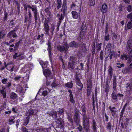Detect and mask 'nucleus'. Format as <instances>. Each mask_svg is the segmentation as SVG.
Listing matches in <instances>:
<instances>
[{
	"label": "nucleus",
	"mask_w": 132,
	"mask_h": 132,
	"mask_svg": "<svg viewBox=\"0 0 132 132\" xmlns=\"http://www.w3.org/2000/svg\"><path fill=\"white\" fill-rule=\"evenodd\" d=\"M113 86H116L117 85L116 79V77H114L113 79Z\"/></svg>",
	"instance_id": "obj_61"
},
{
	"label": "nucleus",
	"mask_w": 132,
	"mask_h": 132,
	"mask_svg": "<svg viewBox=\"0 0 132 132\" xmlns=\"http://www.w3.org/2000/svg\"><path fill=\"white\" fill-rule=\"evenodd\" d=\"M57 9L60 8L62 6V2L61 0H58L57 1Z\"/></svg>",
	"instance_id": "obj_48"
},
{
	"label": "nucleus",
	"mask_w": 132,
	"mask_h": 132,
	"mask_svg": "<svg viewBox=\"0 0 132 132\" xmlns=\"http://www.w3.org/2000/svg\"><path fill=\"white\" fill-rule=\"evenodd\" d=\"M75 79L76 80L75 81L76 83L81 82L80 79L78 76H77L75 78Z\"/></svg>",
	"instance_id": "obj_59"
},
{
	"label": "nucleus",
	"mask_w": 132,
	"mask_h": 132,
	"mask_svg": "<svg viewBox=\"0 0 132 132\" xmlns=\"http://www.w3.org/2000/svg\"><path fill=\"white\" fill-rule=\"evenodd\" d=\"M76 83L77 85V88L78 91L80 92H82L83 87V85L82 83L81 82H80Z\"/></svg>",
	"instance_id": "obj_16"
},
{
	"label": "nucleus",
	"mask_w": 132,
	"mask_h": 132,
	"mask_svg": "<svg viewBox=\"0 0 132 132\" xmlns=\"http://www.w3.org/2000/svg\"><path fill=\"white\" fill-rule=\"evenodd\" d=\"M109 108L110 110L112 116L114 118H116L117 117L116 114L117 111L115 110L116 109V108L115 107H112L111 106L109 107Z\"/></svg>",
	"instance_id": "obj_7"
},
{
	"label": "nucleus",
	"mask_w": 132,
	"mask_h": 132,
	"mask_svg": "<svg viewBox=\"0 0 132 132\" xmlns=\"http://www.w3.org/2000/svg\"><path fill=\"white\" fill-rule=\"evenodd\" d=\"M104 54V52L103 50H101L100 54V59L101 61H103V57Z\"/></svg>",
	"instance_id": "obj_37"
},
{
	"label": "nucleus",
	"mask_w": 132,
	"mask_h": 132,
	"mask_svg": "<svg viewBox=\"0 0 132 132\" xmlns=\"http://www.w3.org/2000/svg\"><path fill=\"white\" fill-rule=\"evenodd\" d=\"M14 31H15L11 30L7 34V37L9 38L12 35V34L14 32Z\"/></svg>",
	"instance_id": "obj_55"
},
{
	"label": "nucleus",
	"mask_w": 132,
	"mask_h": 132,
	"mask_svg": "<svg viewBox=\"0 0 132 132\" xmlns=\"http://www.w3.org/2000/svg\"><path fill=\"white\" fill-rule=\"evenodd\" d=\"M55 25H53V24H52L51 25V34L53 35V32L54 31V30L55 29Z\"/></svg>",
	"instance_id": "obj_50"
},
{
	"label": "nucleus",
	"mask_w": 132,
	"mask_h": 132,
	"mask_svg": "<svg viewBox=\"0 0 132 132\" xmlns=\"http://www.w3.org/2000/svg\"><path fill=\"white\" fill-rule=\"evenodd\" d=\"M17 96L16 94L14 92H12L10 94V98L11 99H15Z\"/></svg>",
	"instance_id": "obj_30"
},
{
	"label": "nucleus",
	"mask_w": 132,
	"mask_h": 132,
	"mask_svg": "<svg viewBox=\"0 0 132 132\" xmlns=\"http://www.w3.org/2000/svg\"><path fill=\"white\" fill-rule=\"evenodd\" d=\"M80 115H74L73 119L75 122L76 125H78L80 122Z\"/></svg>",
	"instance_id": "obj_15"
},
{
	"label": "nucleus",
	"mask_w": 132,
	"mask_h": 132,
	"mask_svg": "<svg viewBox=\"0 0 132 132\" xmlns=\"http://www.w3.org/2000/svg\"><path fill=\"white\" fill-rule=\"evenodd\" d=\"M58 85L55 82L53 81L51 84L52 87L55 88Z\"/></svg>",
	"instance_id": "obj_56"
},
{
	"label": "nucleus",
	"mask_w": 132,
	"mask_h": 132,
	"mask_svg": "<svg viewBox=\"0 0 132 132\" xmlns=\"http://www.w3.org/2000/svg\"><path fill=\"white\" fill-rule=\"evenodd\" d=\"M113 69L111 66H109L108 69V72L109 73L110 77H111L112 75Z\"/></svg>",
	"instance_id": "obj_35"
},
{
	"label": "nucleus",
	"mask_w": 132,
	"mask_h": 132,
	"mask_svg": "<svg viewBox=\"0 0 132 132\" xmlns=\"http://www.w3.org/2000/svg\"><path fill=\"white\" fill-rule=\"evenodd\" d=\"M111 96L113 100H116L117 99V95L116 94L114 90L113 91L112 93L111 94Z\"/></svg>",
	"instance_id": "obj_34"
},
{
	"label": "nucleus",
	"mask_w": 132,
	"mask_h": 132,
	"mask_svg": "<svg viewBox=\"0 0 132 132\" xmlns=\"http://www.w3.org/2000/svg\"><path fill=\"white\" fill-rule=\"evenodd\" d=\"M75 63H71L70 62H68V66L72 70H73L74 68Z\"/></svg>",
	"instance_id": "obj_41"
},
{
	"label": "nucleus",
	"mask_w": 132,
	"mask_h": 132,
	"mask_svg": "<svg viewBox=\"0 0 132 132\" xmlns=\"http://www.w3.org/2000/svg\"><path fill=\"white\" fill-rule=\"evenodd\" d=\"M30 116H27L23 120V125L24 126H26L29 123L30 120Z\"/></svg>",
	"instance_id": "obj_22"
},
{
	"label": "nucleus",
	"mask_w": 132,
	"mask_h": 132,
	"mask_svg": "<svg viewBox=\"0 0 132 132\" xmlns=\"http://www.w3.org/2000/svg\"><path fill=\"white\" fill-rule=\"evenodd\" d=\"M127 46L128 52L130 53L132 51V40L131 39H129L128 40Z\"/></svg>",
	"instance_id": "obj_10"
},
{
	"label": "nucleus",
	"mask_w": 132,
	"mask_h": 132,
	"mask_svg": "<svg viewBox=\"0 0 132 132\" xmlns=\"http://www.w3.org/2000/svg\"><path fill=\"white\" fill-rule=\"evenodd\" d=\"M18 59L19 60H20L24 58V55L22 54H18Z\"/></svg>",
	"instance_id": "obj_52"
},
{
	"label": "nucleus",
	"mask_w": 132,
	"mask_h": 132,
	"mask_svg": "<svg viewBox=\"0 0 132 132\" xmlns=\"http://www.w3.org/2000/svg\"><path fill=\"white\" fill-rule=\"evenodd\" d=\"M109 85L108 84H107L106 85L105 92H107V93L108 92H109Z\"/></svg>",
	"instance_id": "obj_63"
},
{
	"label": "nucleus",
	"mask_w": 132,
	"mask_h": 132,
	"mask_svg": "<svg viewBox=\"0 0 132 132\" xmlns=\"http://www.w3.org/2000/svg\"><path fill=\"white\" fill-rule=\"evenodd\" d=\"M48 61H46L45 62H44L43 61H42L40 63V64L42 65V67L43 68H46L48 65Z\"/></svg>",
	"instance_id": "obj_24"
},
{
	"label": "nucleus",
	"mask_w": 132,
	"mask_h": 132,
	"mask_svg": "<svg viewBox=\"0 0 132 132\" xmlns=\"http://www.w3.org/2000/svg\"><path fill=\"white\" fill-rule=\"evenodd\" d=\"M65 15H64L63 13H61L60 15L59 14H57V16H59L58 18L59 20L61 21L63 20L64 18V16Z\"/></svg>",
	"instance_id": "obj_38"
},
{
	"label": "nucleus",
	"mask_w": 132,
	"mask_h": 132,
	"mask_svg": "<svg viewBox=\"0 0 132 132\" xmlns=\"http://www.w3.org/2000/svg\"><path fill=\"white\" fill-rule=\"evenodd\" d=\"M65 86L69 88H72L73 86V85L72 81L66 83L65 84Z\"/></svg>",
	"instance_id": "obj_29"
},
{
	"label": "nucleus",
	"mask_w": 132,
	"mask_h": 132,
	"mask_svg": "<svg viewBox=\"0 0 132 132\" xmlns=\"http://www.w3.org/2000/svg\"><path fill=\"white\" fill-rule=\"evenodd\" d=\"M86 95L87 96H89L91 94L92 91V87H87Z\"/></svg>",
	"instance_id": "obj_25"
},
{
	"label": "nucleus",
	"mask_w": 132,
	"mask_h": 132,
	"mask_svg": "<svg viewBox=\"0 0 132 132\" xmlns=\"http://www.w3.org/2000/svg\"><path fill=\"white\" fill-rule=\"evenodd\" d=\"M64 45L65 46V52H66L67 51L70 46L67 43H65Z\"/></svg>",
	"instance_id": "obj_58"
},
{
	"label": "nucleus",
	"mask_w": 132,
	"mask_h": 132,
	"mask_svg": "<svg viewBox=\"0 0 132 132\" xmlns=\"http://www.w3.org/2000/svg\"><path fill=\"white\" fill-rule=\"evenodd\" d=\"M23 6L24 8V10L25 12L27 11V8H29L31 9L33 12L34 18L35 20V24L36 25H37V20H40V18L39 16V14L38 12V9L37 7L32 6V7L30 5H27L25 4H23Z\"/></svg>",
	"instance_id": "obj_1"
},
{
	"label": "nucleus",
	"mask_w": 132,
	"mask_h": 132,
	"mask_svg": "<svg viewBox=\"0 0 132 132\" xmlns=\"http://www.w3.org/2000/svg\"><path fill=\"white\" fill-rule=\"evenodd\" d=\"M131 28H132V22L130 21L128 22L127 25V27H126V26H125V30L127 31L128 29H130Z\"/></svg>",
	"instance_id": "obj_18"
},
{
	"label": "nucleus",
	"mask_w": 132,
	"mask_h": 132,
	"mask_svg": "<svg viewBox=\"0 0 132 132\" xmlns=\"http://www.w3.org/2000/svg\"><path fill=\"white\" fill-rule=\"evenodd\" d=\"M125 121L124 122V124L125 127H127V126L128 125V123L129 122V119L128 118H126L125 120Z\"/></svg>",
	"instance_id": "obj_40"
},
{
	"label": "nucleus",
	"mask_w": 132,
	"mask_h": 132,
	"mask_svg": "<svg viewBox=\"0 0 132 132\" xmlns=\"http://www.w3.org/2000/svg\"><path fill=\"white\" fill-rule=\"evenodd\" d=\"M81 6H80L79 9V14H78L77 12L75 11H72L71 12V14L73 18L75 19H77L80 16V14L81 11Z\"/></svg>",
	"instance_id": "obj_5"
},
{
	"label": "nucleus",
	"mask_w": 132,
	"mask_h": 132,
	"mask_svg": "<svg viewBox=\"0 0 132 132\" xmlns=\"http://www.w3.org/2000/svg\"><path fill=\"white\" fill-rule=\"evenodd\" d=\"M130 69L128 67H125L122 70V72L124 74H127L130 72Z\"/></svg>",
	"instance_id": "obj_23"
},
{
	"label": "nucleus",
	"mask_w": 132,
	"mask_h": 132,
	"mask_svg": "<svg viewBox=\"0 0 132 132\" xmlns=\"http://www.w3.org/2000/svg\"><path fill=\"white\" fill-rule=\"evenodd\" d=\"M67 9V4L65 2H64L62 4V8L60 9V11L62 12L64 15H66Z\"/></svg>",
	"instance_id": "obj_9"
},
{
	"label": "nucleus",
	"mask_w": 132,
	"mask_h": 132,
	"mask_svg": "<svg viewBox=\"0 0 132 132\" xmlns=\"http://www.w3.org/2000/svg\"><path fill=\"white\" fill-rule=\"evenodd\" d=\"M108 7L106 4L104 3L102 6L101 12L103 15L106 13L108 11Z\"/></svg>",
	"instance_id": "obj_11"
},
{
	"label": "nucleus",
	"mask_w": 132,
	"mask_h": 132,
	"mask_svg": "<svg viewBox=\"0 0 132 132\" xmlns=\"http://www.w3.org/2000/svg\"><path fill=\"white\" fill-rule=\"evenodd\" d=\"M68 91L69 93V96L70 97V99L69 100V101L72 103L73 104H75V98L74 97L72 91L70 89H69Z\"/></svg>",
	"instance_id": "obj_8"
},
{
	"label": "nucleus",
	"mask_w": 132,
	"mask_h": 132,
	"mask_svg": "<svg viewBox=\"0 0 132 132\" xmlns=\"http://www.w3.org/2000/svg\"><path fill=\"white\" fill-rule=\"evenodd\" d=\"M48 92L47 91H43L42 93V94L44 96H46L47 95Z\"/></svg>",
	"instance_id": "obj_62"
},
{
	"label": "nucleus",
	"mask_w": 132,
	"mask_h": 132,
	"mask_svg": "<svg viewBox=\"0 0 132 132\" xmlns=\"http://www.w3.org/2000/svg\"><path fill=\"white\" fill-rule=\"evenodd\" d=\"M56 126L57 128L60 129L63 128L64 126V122L61 117L57 119L56 121Z\"/></svg>",
	"instance_id": "obj_4"
},
{
	"label": "nucleus",
	"mask_w": 132,
	"mask_h": 132,
	"mask_svg": "<svg viewBox=\"0 0 132 132\" xmlns=\"http://www.w3.org/2000/svg\"><path fill=\"white\" fill-rule=\"evenodd\" d=\"M95 0H89V5L90 6H93L95 4Z\"/></svg>",
	"instance_id": "obj_47"
},
{
	"label": "nucleus",
	"mask_w": 132,
	"mask_h": 132,
	"mask_svg": "<svg viewBox=\"0 0 132 132\" xmlns=\"http://www.w3.org/2000/svg\"><path fill=\"white\" fill-rule=\"evenodd\" d=\"M112 125L110 122H109L107 124V126L106 127V129L107 130H108L109 131L111 130L112 129Z\"/></svg>",
	"instance_id": "obj_46"
},
{
	"label": "nucleus",
	"mask_w": 132,
	"mask_h": 132,
	"mask_svg": "<svg viewBox=\"0 0 132 132\" xmlns=\"http://www.w3.org/2000/svg\"><path fill=\"white\" fill-rule=\"evenodd\" d=\"M82 116L83 125L84 127L85 128L86 125L88 126L89 124V119L90 117L89 116L86 114Z\"/></svg>",
	"instance_id": "obj_3"
},
{
	"label": "nucleus",
	"mask_w": 132,
	"mask_h": 132,
	"mask_svg": "<svg viewBox=\"0 0 132 132\" xmlns=\"http://www.w3.org/2000/svg\"><path fill=\"white\" fill-rule=\"evenodd\" d=\"M78 125V127L77 128V129L79 130V132H81L82 131V128L81 125L79 124Z\"/></svg>",
	"instance_id": "obj_57"
},
{
	"label": "nucleus",
	"mask_w": 132,
	"mask_h": 132,
	"mask_svg": "<svg viewBox=\"0 0 132 132\" xmlns=\"http://www.w3.org/2000/svg\"><path fill=\"white\" fill-rule=\"evenodd\" d=\"M110 35L109 34H105L104 36V39L105 40L108 41L110 38Z\"/></svg>",
	"instance_id": "obj_45"
},
{
	"label": "nucleus",
	"mask_w": 132,
	"mask_h": 132,
	"mask_svg": "<svg viewBox=\"0 0 132 132\" xmlns=\"http://www.w3.org/2000/svg\"><path fill=\"white\" fill-rule=\"evenodd\" d=\"M95 43H94L93 44L92 46V49L91 51L92 54L93 55H94L95 53Z\"/></svg>",
	"instance_id": "obj_43"
},
{
	"label": "nucleus",
	"mask_w": 132,
	"mask_h": 132,
	"mask_svg": "<svg viewBox=\"0 0 132 132\" xmlns=\"http://www.w3.org/2000/svg\"><path fill=\"white\" fill-rule=\"evenodd\" d=\"M127 17L128 19H130V20L132 22V12L127 14Z\"/></svg>",
	"instance_id": "obj_53"
},
{
	"label": "nucleus",
	"mask_w": 132,
	"mask_h": 132,
	"mask_svg": "<svg viewBox=\"0 0 132 132\" xmlns=\"http://www.w3.org/2000/svg\"><path fill=\"white\" fill-rule=\"evenodd\" d=\"M57 112L59 116L61 115H63V116L64 115V111L63 109H59Z\"/></svg>",
	"instance_id": "obj_42"
},
{
	"label": "nucleus",
	"mask_w": 132,
	"mask_h": 132,
	"mask_svg": "<svg viewBox=\"0 0 132 132\" xmlns=\"http://www.w3.org/2000/svg\"><path fill=\"white\" fill-rule=\"evenodd\" d=\"M48 47L47 48V50L48 52V55L49 58H50V61L51 62H52V56H51V50L52 48L51 46V44L50 42L48 43Z\"/></svg>",
	"instance_id": "obj_12"
},
{
	"label": "nucleus",
	"mask_w": 132,
	"mask_h": 132,
	"mask_svg": "<svg viewBox=\"0 0 132 132\" xmlns=\"http://www.w3.org/2000/svg\"><path fill=\"white\" fill-rule=\"evenodd\" d=\"M126 87L127 88L129 87V90L132 91V82L130 84L129 82L127 83L126 85Z\"/></svg>",
	"instance_id": "obj_39"
},
{
	"label": "nucleus",
	"mask_w": 132,
	"mask_h": 132,
	"mask_svg": "<svg viewBox=\"0 0 132 132\" xmlns=\"http://www.w3.org/2000/svg\"><path fill=\"white\" fill-rule=\"evenodd\" d=\"M57 50L60 52H63L64 51L65 52V46L63 45L58 46L57 47Z\"/></svg>",
	"instance_id": "obj_26"
},
{
	"label": "nucleus",
	"mask_w": 132,
	"mask_h": 132,
	"mask_svg": "<svg viewBox=\"0 0 132 132\" xmlns=\"http://www.w3.org/2000/svg\"><path fill=\"white\" fill-rule=\"evenodd\" d=\"M81 110L82 111V115H86V108L85 105H82L81 106Z\"/></svg>",
	"instance_id": "obj_28"
},
{
	"label": "nucleus",
	"mask_w": 132,
	"mask_h": 132,
	"mask_svg": "<svg viewBox=\"0 0 132 132\" xmlns=\"http://www.w3.org/2000/svg\"><path fill=\"white\" fill-rule=\"evenodd\" d=\"M76 58L73 56H71L70 57V59L69 60V62L71 63H75L76 61Z\"/></svg>",
	"instance_id": "obj_36"
},
{
	"label": "nucleus",
	"mask_w": 132,
	"mask_h": 132,
	"mask_svg": "<svg viewBox=\"0 0 132 132\" xmlns=\"http://www.w3.org/2000/svg\"><path fill=\"white\" fill-rule=\"evenodd\" d=\"M120 58L122 60L125 59V60H127L128 59V56L126 54H123L121 55Z\"/></svg>",
	"instance_id": "obj_44"
},
{
	"label": "nucleus",
	"mask_w": 132,
	"mask_h": 132,
	"mask_svg": "<svg viewBox=\"0 0 132 132\" xmlns=\"http://www.w3.org/2000/svg\"><path fill=\"white\" fill-rule=\"evenodd\" d=\"M69 44L70 47L72 48L76 47L78 45L77 43L74 41H71L69 43Z\"/></svg>",
	"instance_id": "obj_20"
},
{
	"label": "nucleus",
	"mask_w": 132,
	"mask_h": 132,
	"mask_svg": "<svg viewBox=\"0 0 132 132\" xmlns=\"http://www.w3.org/2000/svg\"><path fill=\"white\" fill-rule=\"evenodd\" d=\"M21 129L23 132H28L27 129L24 126L22 127Z\"/></svg>",
	"instance_id": "obj_60"
},
{
	"label": "nucleus",
	"mask_w": 132,
	"mask_h": 132,
	"mask_svg": "<svg viewBox=\"0 0 132 132\" xmlns=\"http://www.w3.org/2000/svg\"><path fill=\"white\" fill-rule=\"evenodd\" d=\"M47 114L51 116L54 119H56L57 117V113L56 111H52L50 112L48 111L47 112Z\"/></svg>",
	"instance_id": "obj_14"
},
{
	"label": "nucleus",
	"mask_w": 132,
	"mask_h": 132,
	"mask_svg": "<svg viewBox=\"0 0 132 132\" xmlns=\"http://www.w3.org/2000/svg\"><path fill=\"white\" fill-rule=\"evenodd\" d=\"M50 20L49 19H45L44 24V28L43 29L45 31V34L48 35L49 34V31L50 30V27L49 25V23L50 22Z\"/></svg>",
	"instance_id": "obj_2"
},
{
	"label": "nucleus",
	"mask_w": 132,
	"mask_h": 132,
	"mask_svg": "<svg viewBox=\"0 0 132 132\" xmlns=\"http://www.w3.org/2000/svg\"><path fill=\"white\" fill-rule=\"evenodd\" d=\"M8 14L7 12L6 11V10L4 11V14L3 19V20L4 22L7 21V20L8 17Z\"/></svg>",
	"instance_id": "obj_32"
},
{
	"label": "nucleus",
	"mask_w": 132,
	"mask_h": 132,
	"mask_svg": "<svg viewBox=\"0 0 132 132\" xmlns=\"http://www.w3.org/2000/svg\"><path fill=\"white\" fill-rule=\"evenodd\" d=\"M28 18L27 27L28 28L31 23L32 20V15L31 13H28Z\"/></svg>",
	"instance_id": "obj_19"
},
{
	"label": "nucleus",
	"mask_w": 132,
	"mask_h": 132,
	"mask_svg": "<svg viewBox=\"0 0 132 132\" xmlns=\"http://www.w3.org/2000/svg\"><path fill=\"white\" fill-rule=\"evenodd\" d=\"M85 31H84L83 29L80 32L78 37L79 40L80 41L82 40L83 38L85 37V34L86 32L85 31Z\"/></svg>",
	"instance_id": "obj_13"
},
{
	"label": "nucleus",
	"mask_w": 132,
	"mask_h": 132,
	"mask_svg": "<svg viewBox=\"0 0 132 132\" xmlns=\"http://www.w3.org/2000/svg\"><path fill=\"white\" fill-rule=\"evenodd\" d=\"M34 110L32 109H31L30 110H28V111L26 112V115H27V116H29L34 115Z\"/></svg>",
	"instance_id": "obj_21"
},
{
	"label": "nucleus",
	"mask_w": 132,
	"mask_h": 132,
	"mask_svg": "<svg viewBox=\"0 0 132 132\" xmlns=\"http://www.w3.org/2000/svg\"><path fill=\"white\" fill-rule=\"evenodd\" d=\"M7 81V78H4L2 79L1 80V82L3 84H6Z\"/></svg>",
	"instance_id": "obj_64"
},
{
	"label": "nucleus",
	"mask_w": 132,
	"mask_h": 132,
	"mask_svg": "<svg viewBox=\"0 0 132 132\" xmlns=\"http://www.w3.org/2000/svg\"><path fill=\"white\" fill-rule=\"evenodd\" d=\"M91 124V128L93 131H91V132H97V123L95 119L94 118L92 119V122Z\"/></svg>",
	"instance_id": "obj_6"
},
{
	"label": "nucleus",
	"mask_w": 132,
	"mask_h": 132,
	"mask_svg": "<svg viewBox=\"0 0 132 132\" xmlns=\"http://www.w3.org/2000/svg\"><path fill=\"white\" fill-rule=\"evenodd\" d=\"M127 10L128 12H129L132 11V7L131 5H129L128 6Z\"/></svg>",
	"instance_id": "obj_51"
},
{
	"label": "nucleus",
	"mask_w": 132,
	"mask_h": 132,
	"mask_svg": "<svg viewBox=\"0 0 132 132\" xmlns=\"http://www.w3.org/2000/svg\"><path fill=\"white\" fill-rule=\"evenodd\" d=\"M68 120L70 122V123L72 124H73V122L72 116H68Z\"/></svg>",
	"instance_id": "obj_49"
},
{
	"label": "nucleus",
	"mask_w": 132,
	"mask_h": 132,
	"mask_svg": "<svg viewBox=\"0 0 132 132\" xmlns=\"http://www.w3.org/2000/svg\"><path fill=\"white\" fill-rule=\"evenodd\" d=\"M22 41V39H21L19 40L18 41L16 42L15 44V46L14 47V50H16L18 48L20 44Z\"/></svg>",
	"instance_id": "obj_27"
},
{
	"label": "nucleus",
	"mask_w": 132,
	"mask_h": 132,
	"mask_svg": "<svg viewBox=\"0 0 132 132\" xmlns=\"http://www.w3.org/2000/svg\"><path fill=\"white\" fill-rule=\"evenodd\" d=\"M43 73L46 77H49L50 76L51 71L48 69H45L43 72Z\"/></svg>",
	"instance_id": "obj_17"
},
{
	"label": "nucleus",
	"mask_w": 132,
	"mask_h": 132,
	"mask_svg": "<svg viewBox=\"0 0 132 132\" xmlns=\"http://www.w3.org/2000/svg\"><path fill=\"white\" fill-rule=\"evenodd\" d=\"M91 78L88 79L87 82V87H92V83Z\"/></svg>",
	"instance_id": "obj_33"
},
{
	"label": "nucleus",
	"mask_w": 132,
	"mask_h": 132,
	"mask_svg": "<svg viewBox=\"0 0 132 132\" xmlns=\"http://www.w3.org/2000/svg\"><path fill=\"white\" fill-rule=\"evenodd\" d=\"M127 62L129 64H130L132 61V57L129 55Z\"/></svg>",
	"instance_id": "obj_54"
},
{
	"label": "nucleus",
	"mask_w": 132,
	"mask_h": 132,
	"mask_svg": "<svg viewBox=\"0 0 132 132\" xmlns=\"http://www.w3.org/2000/svg\"><path fill=\"white\" fill-rule=\"evenodd\" d=\"M50 9L49 7H48L46 8L44 10L45 12L47 13V15L49 17H50L51 15Z\"/></svg>",
	"instance_id": "obj_31"
}]
</instances>
